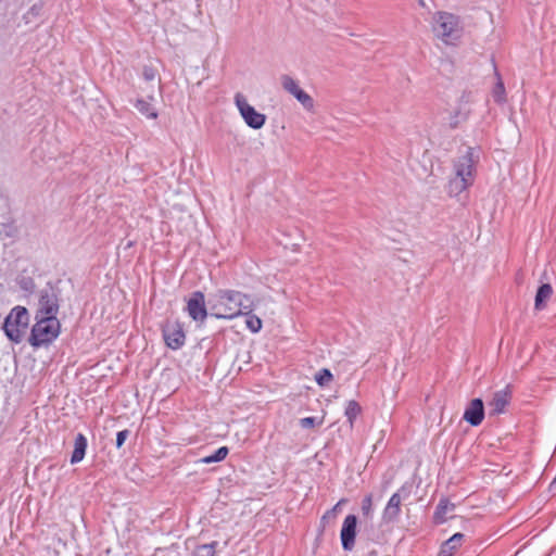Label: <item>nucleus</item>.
<instances>
[{
    "label": "nucleus",
    "instance_id": "nucleus-1",
    "mask_svg": "<svg viewBox=\"0 0 556 556\" xmlns=\"http://www.w3.org/2000/svg\"><path fill=\"white\" fill-rule=\"evenodd\" d=\"M211 305V317L217 319H233L242 314H248L254 308V301L251 295L238 290L219 289L208 301Z\"/></svg>",
    "mask_w": 556,
    "mask_h": 556
},
{
    "label": "nucleus",
    "instance_id": "nucleus-2",
    "mask_svg": "<svg viewBox=\"0 0 556 556\" xmlns=\"http://www.w3.org/2000/svg\"><path fill=\"white\" fill-rule=\"evenodd\" d=\"M432 29L445 45H456L464 31L460 17L445 11H439L433 15Z\"/></svg>",
    "mask_w": 556,
    "mask_h": 556
},
{
    "label": "nucleus",
    "instance_id": "nucleus-3",
    "mask_svg": "<svg viewBox=\"0 0 556 556\" xmlns=\"http://www.w3.org/2000/svg\"><path fill=\"white\" fill-rule=\"evenodd\" d=\"M36 323L31 328L29 344L40 348L52 343L60 334L61 324L58 317L36 316Z\"/></svg>",
    "mask_w": 556,
    "mask_h": 556
},
{
    "label": "nucleus",
    "instance_id": "nucleus-4",
    "mask_svg": "<svg viewBox=\"0 0 556 556\" xmlns=\"http://www.w3.org/2000/svg\"><path fill=\"white\" fill-rule=\"evenodd\" d=\"M29 314L24 306H14L3 321V331L8 339L14 343H20L28 328Z\"/></svg>",
    "mask_w": 556,
    "mask_h": 556
},
{
    "label": "nucleus",
    "instance_id": "nucleus-5",
    "mask_svg": "<svg viewBox=\"0 0 556 556\" xmlns=\"http://www.w3.org/2000/svg\"><path fill=\"white\" fill-rule=\"evenodd\" d=\"M60 289L48 282L40 291L36 316L56 317L60 309Z\"/></svg>",
    "mask_w": 556,
    "mask_h": 556
},
{
    "label": "nucleus",
    "instance_id": "nucleus-6",
    "mask_svg": "<svg viewBox=\"0 0 556 556\" xmlns=\"http://www.w3.org/2000/svg\"><path fill=\"white\" fill-rule=\"evenodd\" d=\"M235 104L243 118L247 126L252 129H261L266 123V115L257 112L254 106H252L244 96L241 93H237L235 96Z\"/></svg>",
    "mask_w": 556,
    "mask_h": 556
},
{
    "label": "nucleus",
    "instance_id": "nucleus-7",
    "mask_svg": "<svg viewBox=\"0 0 556 556\" xmlns=\"http://www.w3.org/2000/svg\"><path fill=\"white\" fill-rule=\"evenodd\" d=\"M413 491V483L405 482L388 501L384 506V522L397 521L401 515L402 502L407 500Z\"/></svg>",
    "mask_w": 556,
    "mask_h": 556
},
{
    "label": "nucleus",
    "instance_id": "nucleus-8",
    "mask_svg": "<svg viewBox=\"0 0 556 556\" xmlns=\"http://www.w3.org/2000/svg\"><path fill=\"white\" fill-rule=\"evenodd\" d=\"M186 312L189 317L198 323L203 324L211 313L207 312L205 305V295L202 291H194L187 300Z\"/></svg>",
    "mask_w": 556,
    "mask_h": 556
},
{
    "label": "nucleus",
    "instance_id": "nucleus-9",
    "mask_svg": "<svg viewBox=\"0 0 556 556\" xmlns=\"http://www.w3.org/2000/svg\"><path fill=\"white\" fill-rule=\"evenodd\" d=\"M514 387L508 383L505 388L493 393L492 399L488 402L489 415L498 416L506 412L507 406L513 400Z\"/></svg>",
    "mask_w": 556,
    "mask_h": 556
},
{
    "label": "nucleus",
    "instance_id": "nucleus-10",
    "mask_svg": "<svg viewBox=\"0 0 556 556\" xmlns=\"http://www.w3.org/2000/svg\"><path fill=\"white\" fill-rule=\"evenodd\" d=\"M454 170L456 178H464L466 182L472 185L475 181V162L472 148H468L466 153L458 157L454 163Z\"/></svg>",
    "mask_w": 556,
    "mask_h": 556
},
{
    "label": "nucleus",
    "instance_id": "nucleus-11",
    "mask_svg": "<svg viewBox=\"0 0 556 556\" xmlns=\"http://www.w3.org/2000/svg\"><path fill=\"white\" fill-rule=\"evenodd\" d=\"M163 339L165 344L170 350H179L185 345L186 333L179 323L167 324L163 328Z\"/></svg>",
    "mask_w": 556,
    "mask_h": 556
},
{
    "label": "nucleus",
    "instance_id": "nucleus-12",
    "mask_svg": "<svg viewBox=\"0 0 556 556\" xmlns=\"http://www.w3.org/2000/svg\"><path fill=\"white\" fill-rule=\"evenodd\" d=\"M357 517L355 515H348L342 523L340 539L342 548L345 552H351L355 546Z\"/></svg>",
    "mask_w": 556,
    "mask_h": 556
},
{
    "label": "nucleus",
    "instance_id": "nucleus-13",
    "mask_svg": "<svg viewBox=\"0 0 556 556\" xmlns=\"http://www.w3.org/2000/svg\"><path fill=\"white\" fill-rule=\"evenodd\" d=\"M485 410L482 399H472L465 408L463 419L472 427H478L484 419Z\"/></svg>",
    "mask_w": 556,
    "mask_h": 556
},
{
    "label": "nucleus",
    "instance_id": "nucleus-14",
    "mask_svg": "<svg viewBox=\"0 0 556 556\" xmlns=\"http://www.w3.org/2000/svg\"><path fill=\"white\" fill-rule=\"evenodd\" d=\"M281 84L285 90L291 93L305 109L313 108V99L304 90H302L298 83L290 76L283 75Z\"/></svg>",
    "mask_w": 556,
    "mask_h": 556
},
{
    "label": "nucleus",
    "instance_id": "nucleus-15",
    "mask_svg": "<svg viewBox=\"0 0 556 556\" xmlns=\"http://www.w3.org/2000/svg\"><path fill=\"white\" fill-rule=\"evenodd\" d=\"M455 509V504L450 502L447 497H442L433 513V522L435 525H442L447 520V513L453 511Z\"/></svg>",
    "mask_w": 556,
    "mask_h": 556
},
{
    "label": "nucleus",
    "instance_id": "nucleus-16",
    "mask_svg": "<svg viewBox=\"0 0 556 556\" xmlns=\"http://www.w3.org/2000/svg\"><path fill=\"white\" fill-rule=\"evenodd\" d=\"M87 446H88L87 438L85 437V434L78 433L75 437L74 451L71 456V464H73V465L78 464L84 459V457L86 455Z\"/></svg>",
    "mask_w": 556,
    "mask_h": 556
},
{
    "label": "nucleus",
    "instance_id": "nucleus-17",
    "mask_svg": "<svg viewBox=\"0 0 556 556\" xmlns=\"http://www.w3.org/2000/svg\"><path fill=\"white\" fill-rule=\"evenodd\" d=\"M464 540L463 533H455L444 541L440 547L438 556H452L454 552L462 545Z\"/></svg>",
    "mask_w": 556,
    "mask_h": 556
},
{
    "label": "nucleus",
    "instance_id": "nucleus-18",
    "mask_svg": "<svg viewBox=\"0 0 556 556\" xmlns=\"http://www.w3.org/2000/svg\"><path fill=\"white\" fill-rule=\"evenodd\" d=\"M553 294V287L549 283H543L538 288L535 300H534V308L536 311H542L546 307L547 301L551 299Z\"/></svg>",
    "mask_w": 556,
    "mask_h": 556
},
{
    "label": "nucleus",
    "instance_id": "nucleus-19",
    "mask_svg": "<svg viewBox=\"0 0 556 556\" xmlns=\"http://www.w3.org/2000/svg\"><path fill=\"white\" fill-rule=\"evenodd\" d=\"M470 110L458 106L450 116L448 127L451 129H456L459 125L466 122L470 116Z\"/></svg>",
    "mask_w": 556,
    "mask_h": 556
},
{
    "label": "nucleus",
    "instance_id": "nucleus-20",
    "mask_svg": "<svg viewBox=\"0 0 556 556\" xmlns=\"http://www.w3.org/2000/svg\"><path fill=\"white\" fill-rule=\"evenodd\" d=\"M471 185L466 182L464 178L453 177L450 179L447 184V193L450 197H457L465 190H467Z\"/></svg>",
    "mask_w": 556,
    "mask_h": 556
},
{
    "label": "nucleus",
    "instance_id": "nucleus-21",
    "mask_svg": "<svg viewBox=\"0 0 556 556\" xmlns=\"http://www.w3.org/2000/svg\"><path fill=\"white\" fill-rule=\"evenodd\" d=\"M228 453H229V450L227 446H220L213 454L204 456V457L198 459L195 463L197 464L219 463L227 457Z\"/></svg>",
    "mask_w": 556,
    "mask_h": 556
},
{
    "label": "nucleus",
    "instance_id": "nucleus-22",
    "mask_svg": "<svg viewBox=\"0 0 556 556\" xmlns=\"http://www.w3.org/2000/svg\"><path fill=\"white\" fill-rule=\"evenodd\" d=\"M135 108L142 114L144 115L146 117L148 118H156L157 117V112L156 110L152 106V104L143 99H138L136 102H135Z\"/></svg>",
    "mask_w": 556,
    "mask_h": 556
},
{
    "label": "nucleus",
    "instance_id": "nucleus-23",
    "mask_svg": "<svg viewBox=\"0 0 556 556\" xmlns=\"http://www.w3.org/2000/svg\"><path fill=\"white\" fill-rule=\"evenodd\" d=\"M359 413L361 406L356 401L351 400L346 403L344 415L351 426L353 425L354 420L359 415Z\"/></svg>",
    "mask_w": 556,
    "mask_h": 556
},
{
    "label": "nucleus",
    "instance_id": "nucleus-24",
    "mask_svg": "<svg viewBox=\"0 0 556 556\" xmlns=\"http://www.w3.org/2000/svg\"><path fill=\"white\" fill-rule=\"evenodd\" d=\"M217 542L199 545L194 548L192 556H214L217 547Z\"/></svg>",
    "mask_w": 556,
    "mask_h": 556
},
{
    "label": "nucleus",
    "instance_id": "nucleus-25",
    "mask_svg": "<svg viewBox=\"0 0 556 556\" xmlns=\"http://www.w3.org/2000/svg\"><path fill=\"white\" fill-rule=\"evenodd\" d=\"M247 319H245V325H247V328L253 332V333H257L261 329H262V319L252 314V312H249L248 314H243Z\"/></svg>",
    "mask_w": 556,
    "mask_h": 556
},
{
    "label": "nucleus",
    "instance_id": "nucleus-26",
    "mask_svg": "<svg viewBox=\"0 0 556 556\" xmlns=\"http://www.w3.org/2000/svg\"><path fill=\"white\" fill-rule=\"evenodd\" d=\"M332 379L333 375L328 368H321L315 375V381L321 388L327 387Z\"/></svg>",
    "mask_w": 556,
    "mask_h": 556
},
{
    "label": "nucleus",
    "instance_id": "nucleus-27",
    "mask_svg": "<svg viewBox=\"0 0 556 556\" xmlns=\"http://www.w3.org/2000/svg\"><path fill=\"white\" fill-rule=\"evenodd\" d=\"M495 75L497 77V83L493 89V98L495 102L503 103L505 101V86L497 71H495Z\"/></svg>",
    "mask_w": 556,
    "mask_h": 556
},
{
    "label": "nucleus",
    "instance_id": "nucleus-28",
    "mask_svg": "<svg viewBox=\"0 0 556 556\" xmlns=\"http://www.w3.org/2000/svg\"><path fill=\"white\" fill-rule=\"evenodd\" d=\"M362 515L365 519L372 518V501L371 496H366L362 502Z\"/></svg>",
    "mask_w": 556,
    "mask_h": 556
},
{
    "label": "nucleus",
    "instance_id": "nucleus-29",
    "mask_svg": "<svg viewBox=\"0 0 556 556\" xmlns=\"http://www.w3.org/2000/svg\"><path fill=\"white\" fill-rule=\"evenodd\" d=\"M323 421L318 420L317 417H304L300 419V426L303 429L314 428L315 426L320 425Z\"/></svg>",
    "mask_w": 556,
    "mask_h": 556
},
{
    "label": "nucleus",
    "instance_id": "nucleus-30",
    "mask_svg": "<svg viewBox=\"0 0 556 556\" xmlns=\"http://www.w3.org/2000/svg\"><path fill=\"white\" fill-rule=\"evenodd\" d=\"M129 434H130V431L128 429H124L116 433V447L117 448H121L123 446V444L125 443V441L127 440Z\"/></svg>",
    "mask_w": 556,
    "mask_h": 556
},
{
    "label": "nucleus",
    "instance_id": "nucleus-31",
    "mask_svg": "<svg viewBox=\"0 0 556 556\" xmlns=\"http://www.w3.org/2000/svg\"><path fill=\"white\" fill-rule=\"evenodd\" d=\"M471 94H472V92L469 90L463 91V93L458 100V103H459L458 106H462L463 103H465V104L469 103L471 101Z\"/></svg>",
    "mask_w": 556,
    "mask_h": 556
},
{
    "label": "nucleus",
    "instance_id": "nucleus-32",
    "mask_svg": "<svg viewBox=\"0 0 556 556\" xmlns=\"http://www.w3.org/2000/svg\"><path fill=\"white\" fill-rule=\"evenodd\" d=\"M143 78L148 81L153 80L155 78V71L152 67L146 66L143 68Z\"/></svg>",
    "mask_w": 556,
    "mask_h": 556
},
{
    "label": "nucleus",
    "instance_id": "nucleus-33",
    "mask_svg": "<svg viewBox=\"0 0 556 556\" xmlns=\"http://www.w3.org/2000/svg\"><path fill=\"white\" fill-rule=\"evenodd\" d=\"M21 287L22 289L24 290H29L34 287V282L30 278H27V279H23L22 283H21Z\"/></svg>",
    "mask_w": 556,
    "mask_h": 556
},
{
    "label": "nucleus",
    "instance_id": "nucleus-34",
    "mask_svg": "<svg viewBox=\"0 0 556 556\" xmlns=\"http://www.w3.org/2000/svg\"><path fill=\"white\" fill-rule=\"evenodd\" d=\"M340 505V502L330 510H328L324 516H323V519H326L328 518V514H336V511H338V506Z\"/></svg>",
    "mask_w": 556,
    "mask_h": 556
},
{
    "label": "nucleus",
    "instance_id": "nucleus-35",
    "mask_svg": "<svg viewBox=\"0 0 556 556\" xmlns=\"http://www.w3.org/2000/svg\"><path fill=\"white\" fill-rule=\"evenodd\" d=\"M340 505V502L330 510H328L324 516H323V519H326L328 518V514H336V511H338V506Z\"/></svg>",
    "mask_w": 556,
    "mask_h": 556
}]
</instances>
